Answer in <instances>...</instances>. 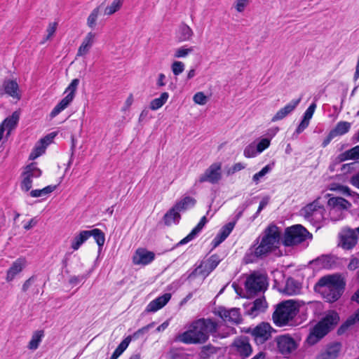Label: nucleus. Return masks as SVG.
I'll return each mask as SVG.
<instances>
[{
	"label": "nucleus",
	"instance_id": "f257e3e1",
	"mask_svg": "<svg viewBox=\"0 0 359 359\" xmlns=\"http://www.w3.org/2000/svg\"><path fill=\"white\" fill-rule=\"evenodd\" d=\"M218 324L210 318H200L193 321L188 330L177 336L176 340L186 344L205 343L210 334L215 335Z\"/></svg>",
	"mask_w": 359,
	"mask_h": 359
},
{
	"label": "nucleus",
	"instance_id": "f03ea898",
	"mask_svg": "<svg viewBox=\"0 0 359 359\" xmlns=\"http://www.w3.org/2000/svg\"><path fill=\"white\" fill-rule=\"evenodd\" d=\"M281 232L279 228L273 224H270L264 231L263 236L259 243L250 248L251 254L256 257H263L278 248L281 241Z\"/></svg>",
	"mask_w": 359,
	"mask_h": 359
},
{
	"label": "nucleus",
	"instance_id": "7ed1b4c3",
	"mask_svg": "<svg viewBox=\"0 0 359 359\" xmlns=\"http://www.w3.org/2000/svg\"><path fill=\"white\" fill-rule=\"evenodd\" d=\"M345 285L341 275L335 273L320 278L315 287L327 302H334L342 295Z\"/></svg>",
	"mask_w": 359,
	"mask_h": 359
},
{
	"label": "nucleus",
	"instance_id": "20e7f679",
	"mask_svg": "<svg viewBox=\"0 0 359 359\" xmlns=\"http://www.w3.org/2000/svg\"><path fill=\"white\" fill-rule=\"evenodd\" d=\"M339 316L334 311L327 313L310 331L306 338L309 345H314L325 336L338 323Z\"/></svg>",
	"mask_w": 359,
	"mask_h": 359
},
{
	"label": "nucleus",
	"instance_id": "39448f33",
	"mask_svg": "<svg viewBox=\"0 0 359 359\" xmlns=\"http://www.w3.org/2000/svg\"><path fill=\"white\" fill-rule=\"evenodd\" d=\"M299 312L298 304L288 300L279 304L273 313V323L279 327L292 325L290 323Z\"/></svg>",
	"mask_w": 359,
	"mask_h": 359
},
{
	"label": "nucleus",
	"instance_id": "423d86ee",
	"mask_svg": "<svg viewBox=\"0 0 359 359\" xmlns=\"http://www.w3.org/2000/svg\"><path fill=\"white\" fill-rule=\"evenodd\" d=\"M311 237L312 235L302 225L295 224L285 229L281 242L284 246L291 247L298 245Z\"/></svg>",
	"mask_w": 359,
	"mask_h": 359
},
{
	"label": "nucleus",
	"instance_id": "0eeeda50",
	"mask_svg": "<svg viewBox=\"0 0 359 359\" xmlns=\"http://www.w3.org/2000/svg\"><path fill=\"white\" fill-rule=\"evenodd\" d=\"M221 261L222 259L217 254L203 259L199 265L189 274L187 279L193 280L198 275L203 276L204 278H206L218 266Z\"/></svg>",
	"mask_w": 359,
	"mask_h": 359
},
{
	"label": "nucleus",
	"instance_id": "6e6552de",
	"mask_svg": "<svg viewBox=\"0 0 359 359\" xmlns=\"http://www.w3.org/2000/svg\"><path fill=\"white\" fill-rule=\"evenodd\" d=\"M267 281L265 276L257 273L250 274L245 280V287L249 294H255L266 289Z\"/></svg>",
	"mask_w": 359,
	"mask_h": 359
},
{
	"label": "nucleus",
	"instance_id": "1a4fd4ad",
	"mask_svg": "<svg viewBox=\"0 0 359 359\" xmlns=\"http://www.w3.org/2000/svg\"><path fill=\"white\" fill-rule=\"evenodd\" d=\"M42 171L37 167L36 163H31L27 165L22 173L21 189L25 192L29 191L32 187L34 179L40 177Z\"/></svg>",
	"mask_w": 359,
	"mask_h": 359
},
{
	"label": "nucleus",
	"instance_id": "9d476101",
	"mask_svg": "<svg viewBox=\"0 0 359 359\" xmlns=\"http://www.w3.org/2000/svg\"><path fill=\"white\" fill-rule=\"evenodd\" d=\"M79 84V79H74L72 81L65 92L67 93L68 94L53 108L50 112L51 117L56 116L70 104L75 97V93Z\"/></svg>",
	"mask_w": 359,
	"mask_h": 359
},
{
	"label": "nucleus",
	"instance_id": "9b49d317",
	"mask_svg": "<svg viewBox=\"0 0 359 359\" xmlns=\"http://www.w3.org/2000/svg\"><path fill=\"white\" fill-rule=\"evenodd\" d=\"M273 331L269 323L262 322L253 328H249L248 333L251 334L257 344H263L271 337Z\"/></svg>",
	"mask_w": 359,
	"mask_h": 359
},
{
	"label": "nucleus",
	"instance_id": "f8f14e48",
	"mask_svg": "<svg viewBox=\"0 0 359 359\" xmlns=\"http://www.w3.org/2000/svg\"><path fill=\"white\" fill-rule=\"evenodd\" d=\"M358 234L359 226L355 229H344L339 234V245L344 250H351L358 243Z\"/></svg>",
	"mask_w": 359,
	"mask_h": 359
},
{
	"label": "nucleus",
	"instance_id": "ddd939ff",
	"mask_svg": "<svg viewBox=\"0 0 359 359\" xmlns=\"http://www.w3.org/2000/svg\"><path fill=\"white\" fill-rule=\"evenodd\" d=\"M222 179V163H214L211 164L198 178V182H205L212 184L218 183Z\"/></svg>",
	"mask_w": 359,
	"mask_h": 359
},
{
	"label": "nucleus",
	"instance_id": "4468645a",
	"mask_svg": "<svg viewBox=\"0 0 359 359\" xmlns=\"http://www.w3.org/2000/svg\"><path fill=\"white\" fill-rule=\"evenodd\" d=\"M230 351L231 353L238 355L241 359H245L250 355L252 349L247 339L240 338L234 340Z\"/></svg>",
	"mask_w": 359,
	"mask_h": 359
},
{
	"label": "nucleus",
	"instance_id": "2eb2a0df",
	"mask_svg": "<svg viewBox=\"0 0 359 359\" xmlns=\"http://www.w3.org/2000/svg\"><path fill=\"white\" fill-rule=\"evenodd\" d=\"M217 313L226 323L237 325L242 321L240 311L236 308L226 309L224 307H219Z\"/></svg>",
	"mask_w": 359,
	"mask_h": 359
},
{
	"label": "nucleus",
	"instance_id": "dca6fc26",
	"mask_svg": "<svg viewBox=\"0 0 359 359\" xmlns=\"http://www.w3.org/2000/svg\"><path fill=\"white\" fill-rule=\"evenodd\" d=\"M4 94L8 95L17 100H20L21 95L18 83L11 79L4 80L2 86H0V97H1Z\"/></svg>",
	"mask_w": 359,
	"mask_h": 359
},
{
	"label": "nucleus",
	"instance_id": "f3484780",
	"mask_svg": "<svg viewBox=\"0 0 359 359\" xmlns=\"http://www.w3.org/2000/svg\"><path fill=\"white\" fill-rule=\"evenodd\" d=\"M154 259L155 254L153 252L148 251L145 248H138L133 257V262L136 265H147Z\"/></svg>",
	"mask_w": 359,
	"mask_h": 359
},
{
	"label": "nucleus",
	"instance_id": "a211bd4d",
	"mask_svg": "<svg viewBox=\"0 0 359 359\" xmlns=\"http://www.w3.org/2000/svg\"><path fill=\"white\" fill-rule=\"evenodd\" d=\"M279 351L284 355L290 354L297 347L295 341L287 335H282L277 339Z\"/></svg>",
	"mask_w": 359,
	"mask_h": 359
},
{
	"label": "nucleus",
	"instance_id": "6ab92c4d",
	"mask_svg": "<svg viewBox=\"0 0 359 359\" xmlns=\"http://www.w3.org/2000/svg\"><path fill=\"white\" fill-rule=\"evenodd\" d=\"M27 266V260L25 257H20L13 262L6 273L7 282L12 281Z\"/></svg>",
	"mask_w": 359,
	"mask_h": 359
},
{
	"label": "nucleus",
	"instance_id": "aec40b11",
	"mask_svg": "<svg viewBox=\"0 0 359 359\" xmlns=\"http://www.w3.org/2000/svg\"><path fill=\"white\" fill-rule=\"evenodd\" d=\"M301 100L302 97H299L297 100H293L287 104L284 107L280 109L272 117L271 121L276 122L285 118L296 109V107L301 102Z\"/></svg>",
	"mask_w": 359,
	"mask_h": 359
},
{
	"label": "nucleus",
	"instance_id": "412c9836",
	"mask_svg": "<svg viewBox=\"0 0 359 359\" xmlns=\"http://www.w3.org/2000/svg\"><path fill=\"white\" fill-rule=\"evenodd\" d=\"M327 205L330 207V213L334 212L348 210L351 204L346 199L341 197H332L328 199Z\"/></svg>",
	"mask_w": 359,
	"mask_h": 359
},
{
	"label": "nucleus",
	"instance_id": "4be33fe9",
	"mask_svg": "<svg viewBox=\"0 0 359 359\" xmlns=\"http://www.w3.org/2000/svg\"><path fill=\"white\" fill-rule=\"evenodd\" d=\"M266 307V300L262 298H258L246 306V313L252 317H256L260 313L264 312Z\"/></svg>",
	"mask_w": 359,
	"mask_h": 359
},
{
	"label": "nucleus",
	"instance_id": "5701e85b",
	"mask_svg": "<svg viewBox=\"0 0 359 359\" xmlns=\"http://www.w3.org/2000/svg\"><path fill=\"white\" fill-rule=\"evenodd\" d=\"M235 222H231L222 227L219 232L212 241L213 248L219 245L231 233L235 226Z\"/></svg>",
	"mask_w": 359,
	"mask_h": 359
},
{
	"label": "nucleus",
	"instance_id": "b1692460",
	"mask_svg": "<svg viewBox=\"0 0 359 359\" xmlns=\"http://www.w3.org/2000/svg\"><path fill=\"white\" fill-rule=\"evenodd\" d=\"M171 294L165 293L155 299L152 300L147 306L146 311L156 312L163 308L170 299Z\"/></svg>",
	"mask_w": 359,
	"mask_h": 359
},
{
	"label": "nucleus",
	"instance_id": "393cba45",
	"mask_svg": "<svg viewBox=\"0 0 359 359\" xmlns=\"http://www.w3.org/2000/svg\"><path fill=\"white\" fill-rule=\"evenodd\" d=\"M54 137V135L49 134L41 139L39 144L36 146L34 151L30 154L29 158L34 159L44 153L46 147L52 142Z\"/></svg>",
	"mask_w": 359,
	"mask_h": 359
},
{
	"label": "nucleus",
	"instance_id": "a878e982",
	"mask_svg": "<svg viewBox=\"0 0 359 359\" xmlns=\"http://www.w3.org/2000/svg\"><path fill=\"white\" fill-rule=\"evenodd\" d=\"M359 159V145H357L343 153L339 154L337 157V161L341 163L348 160L357 161Z\"/></svg>",
	"mask_w": 359,
	"mask_h": 359
},
{
	"label": "nucleus",
	"instance_id": "bb28decb",
	"mask_svg": "<svg viewBox=\"0 0 359 359\" xmlns=\"http://www.w3.org/2000/svg\"><path fill=\"white\" fill-rule=\"evenodd\" d=\"M95 36V34L93 32L88 33L78 49L77 56L85 55L89 52L93 44Z\"/></svg>",
	"mask_w": 359,
	"mask_h": 359
},
{
	"label": "nucleus",
	"instance_id": "cd10ccee",
	"mask_svg": "<svg viewBox=\"0 0 359 359\" xmlns=\"http://www.w3.org/2000/svg\"><path fill=\"white\" fill-rule=\"evenodd\" d=\"M341 346L336 343L327 347L325 351L317 355L316 359H336L340 351Z\"/></svg>",
	"mask_w": 359,
	"mask_h": 359
},
{
	"label": "nucleus",
	"instance_id": "c85d7f7f",
	"mask_svg": "<svg viewBox=\"0 0 359 359\" xmlns=\"http://www.w3.org/2000/svg\"><path fill=\"white\" fill-rule=\"evenodd\" d=\"M163 222L166 226L178 224L181 219L180 212L173 205L163 216Z\"/></svg>",
	"mask_w": 359,
	"mask_h": 359
},
{
	"label": "nucleus",
	"instance_id": "c756f323",
	"mask_svg": "<svg viewBox=\"0 0 359 359\" xmlns=\"http://www.w3.org/2000/svg\"><path fill=\"white\" fill-rule=\"evenodd\" d=\"M300 289V285L297 281L292 278H288L282 292L287 295H294L299 293Z\"/></svg>",
	"mask_w": 359,
	"mask_h": 359
},
{
	"label": "nucleus",
	"instance_id": "7c9ffc66",
	"mask_svg": "<svg viewBox=\"0 0 359 359\" xmlns=\"http://www.w3.org/2000/svg\"><path fill=\"white\" fill-rule=\"evenodd\" d=\"M18 121L19 114L17 111H15L11 116L6 118L0 125V126H2L4 133L6 130H7V135H10L11 130L16 126Z\"/></svg>",
	"mask_w": 359,
	"mask_h": 359
},
{
	"label": "nucleus",
	"instance_id": "2f4dec72",
	"mask_svg": "<svg viewBox=\"0 0 359 359\" xmlns=\"http://www.w3.org/2000/svg\"><path fill=\"white\" fill-rule=\"evenodd\" d=\"M196 203V201L194 198L191 196H184L181 200L178 201L174 206L178 211L184 212L188 209L194 207Z\"/></svg>",
	"mask_w": 359,
	"mask_h": 359
},
{
	"label": "nucleus",
	"instance_id": "473e14b6",
	"mask_svg": "<svg viewBox=\"0 0 359 359\" xmlns=\"http://www.w3.org/2000/svg\"><path fill=\"white\" fill-rule=\"evenodd\" d=\"M194 35L191 28L184 23H182L179 27L177 39L180 42L190 41Z\"/></svg>",
	"mask_w": 359,
	"mask_h": 359
},
{
	"label": "nucleus",
	"instance_id": "72a5a7b5",
	"mask_svg": "<svg viewBox=\"0 0 359 359\" xmlns=\"http://www.w3.org/2000/svg\"><path fill=\"white\" fill-rule=\"evenodd\" d=\"M90 238V233L88 231H82L76 236L72 241L71 247L74 250H77L80 246Z\"/></svg>",
	"mask_w": 359,
	"mask_h": 359
},
{
	"label": "nucleus",
	"instance_id": "f704fd0d",
	"mask_svg": "<svg viewBox=\"0 0 359 359\" xmlns=\"http://www.w3.org/2000/svg\"><path fill=\"white\" fill-rule=\"evenodd\" d=\"M351 126V124L349 122L339 121L331 131L336 137L344 135L350 130Z\"/></svg>",
	"mask_w": 359,
	"mask_h": 359
},
{
	"label": "nucleus",
	"instance_id": "c9c22d12",
	"mask_svg": "<svg viewBox=\"0 0 359 359\" xmlns=\"http://www.w3.org/2000/svg\"><path fill=\"white\" fill-rule=\"evenodd\" d=\"M320 203V198H318L313 203L308 204L302 209V214L307 219L313 215V213L317 210L319 203Z\"/></svg>",
	"mask_w": 359,
	"mask_h": 359
},
{
	"label": "nucleus",
	"instance_id": "e433bc0d",
	"mask_svg": "<svg viewBox=\"0 0 359 359\" xmlns=\"http://www.w3.org/2000/svg\"><path fill=\"white\" fill-rule=\"evenodd\" d=\"M314 262L320 267L325 269L331 268L335 263L334 257L330 255H323L317 258Z\"/></svg>",
	"mask_w": 359,
	"mask_h": 359
},
{
	"label": "nucleus",
	"instance_id": "4c0bfd02",
	"mask_svg": "<svg viewBox=\"0 0 359 359\" xmlns=\"http://www.w3.org/2000/svg\"><path fill=\"white\" fill-rule=\"evenodd\" d=\"M168 97L169 94L168 93H162L159 97L154 99L150 102V109L154 111L158 109L167 102Z\"/></svg>",
	"mask_w": 359,
	"mask_h": 359
},
{
	"label": "nucleus",
	"instance_id": "58836bf2",
	"mask_svg": "<svg viewBox=\"0 0 359 359\" xmlns=\"http://www.w3.org/2000/svg\"><path fill=\"white\" fill-rule=\"evenodd\" d=\"M55 189V185H49L41 189L32 190L29 195L33 198L42 197L52 193Z\"/></svg>",
	"mask_w": 359,
	"mask_h": 359
},
{
	"label": "nucleus",
	"instance_id": "ea45409f",
	"mask_svg": "<svg viewBox=\"0 0 359 359\" xmlns=\"http://www.w3.org/2000/svg\"><path fill=\"white\" fill-rule=\"evenodd\" d=\"M43 337V330H37L35 332H34L32 339L29 343L28 348L31 350H36L39 347Z\"/></svg>",
	"mask_w": 359,
	"mask_h": 359
},
{
	"label": "nucleus",
	"instance_id": "a19ab883",
	"mask_svg": "<svg viewBox=\"0 0 359 359\" xmlns=\"http://www.w3.org/2000/svg\"><path fill=\"white\" fill-rule=\"evenodd\" d=\"M88 232L90 233V237L93 236L98 246L102 248L105 241L104 233L98 229H94L93 230L88 231Z\"/></svg>",
	"mask_w": 359,
	"mask_h": 359
},
{
	"label": "nucleus",
	"instance_id": "79ce46f5",
	"mask_svg": "<svg viewBox=\"0 0 359 359\" xmlns=\"http://www.w3.org/2000/svg\"><path fill=\"white\" fill-rule=\"evenodd\" d=\"M130 344V339L125 338L112 353L110 359H117L127 348Z\"/></svg>",
	"mask_w": 359,
	"mask_h": 359
},
{
	"label": "nucleus",
	"instance_id": "37998d69",
	"mask_svg": "<svg viewBox=\"0 0 359 359\" xmlns=\"http://www.w3.org/2000/svg\"><path fill=\"white\" fill-rule=\"evenodd\" d=\"M123 5V0H114L111 5L104 9V15H111L118 11Z\"/></svg>",
	"mask_w": 359,
	"mask_h": 359
},
{
	"label": "nucleus",
	"instance_id": "c03bdc74",
	"mask_svg": "<svg viewBox=\"0 0 359 359\" xmlns=\"http://www.w3.org/2000/svg\"><path fill=\"white\" fill-rule=\"evenodd\" d=\"M194 51L193 47L187 48L186 46H182L177 48L175 50L174 57L176 58L186 57L188 55Z\"/></svg>",
	"mask_w": 359,
	"mask_h": 359
},
{
	"label": "nucleus",
	"instance_id": "a18cd8bd",
	"mask_svg": "<svg viewBox=\"0 0 359 359\" xmlns=\"http://www.w3.org/2000/svg\"><path fill=\"white\" fill-rule=\"evenodd\" d=\"M325 212V208L323 205L320 203L318 207L317 208V210L309 219L311 221L320 222L324 219Z\"/></svg>",
	"mask_w": 359,
	"mask_h": 359
},
{
	"label": "nucleus",
	"instance_id": "49530a36",
	"mask_svg": "<svg viewBox=\"0 0 359 359\" xmlns=\"http://www.w3.org/2000/svg\"><path fill=\"white\" fill-rule=\"evenodd\" d=\"M100 6L94 8L87 19V25L90 28L95 27L96 25L97 18L100 12Z\"/></svg>",
	"mask_w": 359,
	"mask_h": 359
},
{
	"label": "nucleus",
	"instance_id": "de8ad7c7",
	"mask_svg": "<svg viewBox=\"0 0 359 359\" xmlns=\"http://www.w3.org/2000/svg\"><path fill=\"white\" fill-rule=\"evenodd\" d=\"M330 189L332 191H338L341 194L345 196H351L352 193H353L348 187L344 186L339 184H332Z\"/></svg>",
	"mask_w": 359,
	"mask_h": 359
},
{
	"label": "nucleus",
	"instance_id": "09e8293b",
	"mask_svg": "<svg viewBox=\"0 0 359 359\" xmlns=\"http://www.w3.org/2000/svg\"><path fill=\"white\" fill-rule=\"evenodd\" d=\"M355 324V319L353 318H348L338 329L337 334L341 335L344 334L349 327Z\"/></svg>",
	"mask_w": 359,
	"mask_h": 359
},
{
	"label": "nucleus",
	"instance_id": "8fccbe9b",
	"mask_svg": "<svg viewBox=\"0 0 359 359\" xmlns=\"http://www.w3.org/2000/svg\"><path fill=\"white\" fill-rule=\"evenodd\" d=\"M184 64L181 61H175L171 65V69L175 76H178L184 70Z\"/></svg>",
	"mask_w": 359,
	"mask_h": 359
},
{
	"label": "nucleus",
	"instance_id": "3c124183",
	"mask_svg": "<svg viewBox=\"0 0 359 359\" xmlns=\"http://www.w3.org/2000/svg\"><path fill=\"white\" fill-rule=\"evenodd\" d=\"M244 156L247 158L255 157L257 154H259L257 150L255 143L250 144L244 149Z\"/></svg>",
	"mask_w": 359,
	"mask_h": 359
},
{
	"label": "nucleus",
	"instance_id": "603ef678",
	"mask_svg": "<svg viewBox=\"0 0 359 359\" xmlns=\"http://www.w3.org/2000/svg\"><path fill=\"white\" fill-rule=\"evenodd\" d=\"M271 169L272 168L270 165H266L259 172L255 173L253 175V177H252L253 181L257 184L260 180V178H262L265 175H266L268 172H269L271 170Z\"/></svg>",
	"mask_w": 359,
	"mask_h": 359
},
{
	"label": "nucleus",
	"instance_id": "864d4df0",
	"mask_svg": "<svg viewBox=\"0 0 359 359\" xmlns=\"http://www.w3.org/2000/svg\"><path fill=\"white\" fill-rule=\"evenodd\" d=\"M208 100V97L203 92H198L193 97L194 102L200 105L205 104Z\"/></svg>",
	"mask_w": 359,
	"mask_h": 359
},
{
	"label": "nucleus",
	"instance_id": "5fc2aeb1",
	"mask_svg": "<svg viewBox=\"0 0 359 359\" xmlns=\"http://www.w3.org/2000/svg\"><path fill=\"white\" fill-rule=\"evenodd\" d=\"M358 165V164L357 162L346 163V164H344L341 166V170L344 174H348V173H351L353 171H355L356 170Z\"/></svg>",
	"mask_w": 359,
	"mask_h": 359
},
{
	"label": "nucleus",
	"instance_id": "6e6d98bb",
	"mask_svg": "<svg viewBox=\"0 0 359 359\" xmlns=\"http://www.w3.org/2000/svg\"><path fill=\"white\" fill-rule=\"evenodd\" d=\"M270 145V140L268 138L262 139L257 144H255L257 150L260 154Z\"/></svg>",
	"mask_w": 359,
	"mask_h": 359
},
{
	"label": "nucleus",
	"instance_id": "4d7b16f0",
	"mask_svg": "<svg viewBox=\"0 0 359 359\" xmlns=\"http://www.w3.org/2000/svg\"><path fill=\"white\" fill-rule=\"evenodd\" d=\"M316 108V103H312L308 108L306 110V111L304 112V116H303V118L306 119V120H308L310 121V120L311 119L313 115V113L315 111V109Z\"/></svg>",
	"mask_w": 359,
	"mask_h": 359
},
{
	"label": "nucleus",
	"instance_id": "13d9d810",
	"mask_svg": "<svg viewBox=\"0 0 359 359\" xmlns=\"http://www.w3.org/2000/svg\"><path fill=\"white\" fill-rule=\"evenodd\" d=\"M208 222V219L205 216H203L198 224L192 229L193 234H195L196 236L202 230L203 226L205 225V224Z\"/></svg>",
	"mask_w": 359,
	"mask_h": 359
},
{
	"label": "nucleus",
	"instance_id": "bf43d9fd",
	"mask_svg": "<svg viewBox=\"0 0 359 359\" xmlns=\"http://www.w3.org/2000/svg\"><path fill=\"white\" fill-rule=\"evenodd\" d=\"M245 168V165L241 163H235L231 168L227 171V175H230L234 174L236 172L240 171Z\"/></svg>",
	"mask_w": 359,
	"mask_h": 359
},
{
	"label": "nucleus",
	"instance_id": "052dcab7",
	"mask_svg": "<svg viewBox=\"0 0 359 359\" xmlns=\"http://www.w3.org/2000/svg\"><path fill=\"white\" fill-rule=\"evenodd\" d=\"M309 121L303 118L302 121L299 124V126H297L295 132L297 134L302 133L309 126Z\"/></svg>",
	"mask_w": 359,
	"mask_h": 359
},
{
	"label": "nucleus",
	"instance_id": "680f3d73",
	"mask_svg": "<svg viewBox=\"0 0 359 359\" xmlns=\"http://www.w3.org/2000/svg\"><path fill=\"white\" fill-rule=\"evenodd\" d=\"M249 0H236V9L238 12H243L248 4Z\"/></svg>",
	"mask_w": 359,
	"mask_h": 359
},
{
	"label": "nucleus",
	"instance_id": "e2e57ef3",
	"mask_svg": "<svg viewBox=\"0 0 359 359\" xmlns=\"http://www.w3.org/2000/svg\"><path fill=\"white\" fill-rule=\"evenodd\" d=\"M268 203H269V198L265 197V198H262V200L259 203L258 209H257L255 215L253 217L254 219L256 218L259 215V214L261 212V211L267 205Z\"/></svg>",
	"mask_w": 359,
	"mask_h": 359
},
{
	"label": "nucleus",
	"instance_id": "0e129e2a",
	"mask_svg": "<svg viewBox=\"0 0 359 359\" xmlns=\"http://www.w3.org/2000/svg\"><path fill=\"white\" fill-rule=\"evenodd\" d=\"M36 277L34 276H31L29 278H28L22 285V290L23 292H26L31 285L35 281Z\"/></svg>",
	"mask_w": 359,
	"mask_h": 359
},
{
	"label": "nucleus",
	"instance_id": "69168bd1",
	"mask_svg": "<svg viewBox=\"0 0 359 359\" xmlns=\"http://www.w3.org/2000/svg\"><path fill=\"white\" fill-rule=\"evenodd\" d=\"M350 183L359 189V171L353 175L349 180Z\"/></svg>",
	"mask_w": 359,
	"mask_h": 359
},
{
	"label": "nucleus",
	"instance_id": "338daca9",
	"mask_svg": "<svg viewBox=\"0 0 359 359\" xmlns=\"http://www.w3.org/2000/svg\"><path fill=\"white\" fill-rule=\"evenodd\" d=\"M335 137L336 136L330 130L327 136L323 140L322 147L323 148L326 147Z\"/></svg>",
	"mask_w": 359,
	"mask_h": 359
},
{
	"label": "nucleus",
	"instance_id": "774afa93",
	"mask_svg": "<svg viewBox=\"0 0 359 359\" xmlns=\"http://www.w3.org/2000/svg\"><path fill=\"white\" fill-rule=\"evenodd\" d=\"M359 266V259L357 258H353L351 259L348 269L351 271L355 270Z\"/></svg>",
	"mask_w": 359,
	"mask_h": 359
}]
</instances>
